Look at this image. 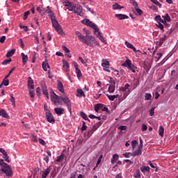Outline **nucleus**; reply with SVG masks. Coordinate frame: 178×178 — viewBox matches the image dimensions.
I'll use <instances>...</instances> for the list:
<instances>
[{"mask_svg": "<svg viewBox=\"0 0 178 178\" xmlns=\"http://www.w3.org/2000/svg\"><path fill=\"white\" fill-rule=\"evenodd\" d=\"M75 35L79 38V41H81V42L86 44L88 47H94L95 45L100 47L99 43L95 40V38H94L92 35H86L84 36L79 31H75Z\"/></svg>", "mask_w": 178, "mask_h": 178, "instance_id": "f257e3e1", "label": "nucleus"}, {"mask_svg": "<svg viewBox=\"0 0 178 178\" xmlns=\"http://www.w3.org/2000/svg\"><path fill=\"white\" fill-rule=\"evenodd\" d=\"M122 66H124V67H127L129 70H131L133 73H136V70L137 69V67L134 66L133 63H131V60L130 59H127L125 60L122 64Z\"/></svg>", "mask_w": 178, "mask_h": 178, "instance_id": "f03ea898", "label": "nucleus"}, {"mask_svg": "<svg viewBox=\"0 0 178 178\" xmlns=\"http://www.w3.org/2000/svg\"><path fill=\"white\" fill-rule=\"evenodd\" d=\"M50 94L51 101H54V104H61L63 95H61V96H58V95L55 94V92H54V90H51Z\"/></svg>", "mask_w": 178, "mask_h": 178, "instance_id": "7ed1b4c3", "label": "nucleus"}, {"mask_svg": "<svg viewBox=\"0 0 178 178\" xmlns=\"http://www.w3.org/2000/svg\"><path fill=\"white\" fill-rule=\"evenodd\" d=\"M82 23L83 24H86V26H88L89 27H91L92 29H94L95 33L99 32V29L95 24L92 23V22L90 21V19H84Z\"/></svg>", "mask_w": 178, "mask_h": 178, "instance_id": "20e7f679", "label": "nucleus"}, {"mask_svg": "<svg viewBox=\"0 0 178 178\" xmlns=\"http://www.w3.org/2000/svg\"><path fill=\"white\" fill-rule=\"evenodd\" d=\"M1 171L6 175L8 177H12L13 176V172L12 171V168H10V165L7 164V165L1 168Z\"/></svg>", "mask_w": 178, "mask_h": 178, "instance_id": "39448f33", "label": "nucleus"}, {"mask_svg": "<svg viewBox=\"0 0 178 178\" xmlns=\"http://www.w3.org/2000/svg\"><path fill=\"white\" fill-rule=\"evenodd\" d=\"M109 83L111 84L109 85L108 91L110 93H113L115 92V90L116 88V80H113V78L110 77Z\"/></svg>", "mask_w": 178, "mask_h": 178, "instance_id": "423d86ee", "label": "nucleus"}, {"mask_svg": "<svg viewBox=\"0 0 178 178\" xmlns=\"http://www.w3.org/2000/svg\"><path fill=\"white\" fill-rule=\"evenodd\" d=\"M45 116L49 123H51L52 124L55 123V118H54V115H52L51 111H49L48 109H47L45 111Z\"/></svg>", "mask_w": 178, "mask_h": 178, "instance_id": "0eeeda50", "label": "nucleus"}, {"mask_svg": "<svg viewBox=\"0 0 178 178\" xmlns=\"http://www.w3.org/2000/svg\"><path fill=\"white\" fill-rule=\"evenodd\" d=\"M62 101L65 104L68 108V111L72 113V102L67 96L63 95Z\"/></svg>", "mask_w": 178, "mask_h": 178, "instance_id": "6e6552de", "label": "nucleus"}, {"mask_svg": "<svg viewBox=\"0 0 178 178\" xmlns=\"http://www.w3.org/2000/svg\"><path fill=\"white\" fill-rule=\"evenodd\" d=\"M64 6L67 7V9L70 10V12H73L74 10V8H76V6L72 2H70L69 1H65L63 3Z\"/></svg>", "mask_w": 178, "mask_h": 178, "instance_id": "1a4fd4ad", "label": "nucleus"}, {"mask_svg": "<svg viewBox=\"0 0 178 178\" xmlns=\"http://www.w3.org/2000/svg\"><path fill=\"white\" fill-rule=\"evenodd\" d=\"M57 89L58 90V91H60L62 94L65 95V88H63V83H62V81H57Z\"/></svg>", "mask_w": 178, "mask_h": 178, "instance_id": "9d476101", "label": "nucleus"}, {"mask_svg": "<svg viewBox=\"0 0 178 178\" xmlns=\"http://www.w3.org/2000/svg\"><path fill=\"white\" fill-rule=\"evenodd\" d=\"M143 154V149L141 147H138L137 150H135L131 153V156H140Z\"/></svg>", "mask_w": 178, "mask_h": 178, "instance_id": "9b49d317", "label": "nucleus"}, {"mask_svg": "<svg viewBox=\"0 0 178 178\" xmlns=\"http://www.w3.org/2000/svg\"><path fill=\"white\" fill-rule=\"evenodd\" d=\"M42 94L46 97L47 99H49V96L48 95V89L47 88V85H42Z\"/></svg>", "mask_w": 178, "mask_h": 178, "instance_id": "f8f14e48", "label": "nucleus"}, {"mask_svg": "<svg viewBox=\"0 0 178 178\" xmlns=\"http://www.w3.org/2000/svg\"><path fill=\"white\" fill-rule=\"evenodd\" d=\"M27 86L28 88H34V81L31 76L28 77Z\"/></svg>", "mask_w": 178, "mask_h": 178, "instance_id": "ddd939ff", "label": "nucleus"}, {"mask_svg": "<svg viewBox=\"0 0 178 178\" xmlns=\"http://www.w3.org/2000/svg\"><path fill=\"white\" fill-rule=\"evenodd\" d=\"M134 13H135V15H136V16H141L143 15V13H144V12L140 9L139 7L135 8V10L134 9L132 10Z\"/></svg>", "mask_w": 178, "mask_h": 178, "instance_id": "4468645a", "label": "nucleus"}, {"mask_svg": "<svg viewBox=\"0 0 178 178\" xmlns=\"http://www.w3.org/2000/svg\"><path fill=\"white\" fill-rule=\"evenodd\" d=\"M115 17L119 20H124V19H129V16L124 14H115Z\"/></svg>", "mask_w": 178, "mask_h": 178, "instance_id": "2eb2a0df", "label": "nucleus"}, {"mask_svg": "<svg viewBox=\"0 0 178 178\" xmlns=\"http://www.w3.org/2000/svg\"><path fill=\"white\" fill-rule=\"evenodd\" d=\"M95 34L98 37L100 41L103 42V44H106V40H105V38H104V36L101 35V32H99H99L95 33Z\"/></svg>", "mask_w": 178, "mask_h": 178, "instance_id": "dca6fc26", "label": "nucleus"}, {"mask_svg": "<svg viewBox=\"0 0 178 178\" xmlns=\"http://www.w3.org/2000/svg\"><path fill=\"white\" fill-rule=\"evenodd\" d=\"M54 112L56 113V115H58V116H60V115H63V112H65V110L60 108H55Z\"/></svg>", "mask_w": 178, "mask_h": 178, "instance_id": "f3484780", "label": "nucleus"}, {"mask_svg": "<svg viewBox=\"0 0 178 178\" xmlns=\"http://www.w3.org/2000/svg\"><path fill=\"white\" fill-rule=\"evenodd\" d=\"M125 45L127 47V48H130V49H132L134 52H137V49L134 47V45H133L131 43L125 41Z\"/></svg>", "mask_w": 178, "mask_h": 178, "instance_id": "a211bd4d", "label": "nucleus"}, {"mask_svg": "<svg viewBox=\"0 0 178 178\" xmlns=\"http://www.w3.org/2000/svg\"><path fill=\"white\" fill-rule=\"evenodd\" d=\"M45 12L46 13L49 14V17H50V19H55V17L54 16V13L49 9V6L47 7Z\"/></svg>", "mask_w": 178, "mask_h": 178, "instance_id": "6ab92c4d", "label": "nucleus"}, {"mask_svg": "<svg viewBox=\"0 0 178 178\" xmlns=\"http://www.w3.org/2000/svg\"><path fill=\"white\" fill-rule=\"evenodd\" d=\"M51 172V168H47L42 174V178H47V176Z\"/></svg>", "mask_w": 178, "mask_h": 178, "instance_id": "aec40b11", "label": "nucleus"}, {"mask_svg": "<svg viewBox=\"0 0 178 178\" xmlns=\"http://www.w3.org/2000/svg\"><path fill=\"white\" fill-rule=\"evenodd\" d=\"M0 116H2V118H5L6 119H9V115H8V113L3 109L0 110Z\"/></svg>", "mask_w": 178, "mask_h": 178, "instance_id": "412c9836", "label": "nucleus"}, {"mask_svg": "<svg viewBox=\"0 0 178 178\" xmlns=\"http://www.w3.org/2000/svg\"><path fill=\"white\" fill-rule=\"evenodd\" d=\"M42 66L44 72H47L48 70L47 68L49 69V65L48 64V61L47 60L42 62Z\"/></svg>", "mask_w": 178, "mask_h": 178, "instance_id": "4be33fe9", "label": "nucleus"}, {"mask_svg": "<svg viewBox=\"0 0 178 178\" xmlns=\"http://www.w3.org/2000/svg\"><path fill=\"white\" fill-rule=\"evenodd\" d=\"M51 22H52V26L53 27H54V29H57L58 27L60 26V25H59V22H58V21H56V19L54 18L51 19Z\"/></svg>", "mask_w": 178, "mask_h": 178, "instance_id": "5701e85b", "label": "nucleus"}, {"mask_svg": "<svg viewBox=\"0 0 178 178\" xmlns=\"http://www.w3.org/2000/svg\"><path fill=\"white\" fill-rule=\"evenodd\" d=\"M21 56L22 58V63L24 65H26V63H27V61L29 60V56L24 54V53H22Z\"/></svg>", "mask_w": 178, "mask_h": 178, "instance_id": "b1692460", "label": "nucleus"}, {"mask_svg": "<svg viewBox=\"0 0 178 178\" xmlns=\"http://www.w3.org/2000/svg\"><path fill=\"white\" fill-rule=\"evenodd\" d=\"M76 97H79V98H81V97H86V95L84 94V92L81 89H77L76 90Z\"/></svg>", "mask_w": 178, "mask_h": 178, "instance_id": "393cba45", "label": "nucleus"}, {"mask_svg": "<svg viewBox=\"0 0 178 178\" xmlns=\"http://www.w3.org/2000/svg\"><path fill=\"white\" fill-rule=\"evenodd\" d=\"M63 67L65 68V72L67 73L70 72V70L69 69V63L65 60H63Z\"/></svg>", "mask_w": 178, "mask_h": 178, "instance_id": "a878e982", "label": "nucleus"}, {"mask_svg": "<svg viewBox=\"0 0 178 178\" xmlns=\"http://www.w3.org/2000/svg\"><path fill=\"white\" fill-rule=\"evenodd\" d=\"M129 87H130V84L126 83L124 87L120 88V91H122V92H126V91L129 90Z\"/></svg>", "mask_w": 178, "mask_h": 178, "instance_id": "bb28decb", "label": "nucleus"}, {"mask_svg": "<svg viewBox=\"0 0 178 178\" xmlns=\"http://www.w3.org/2000/svg\"><path fill=\"white\" fill-rule=\"evenodd\" d=\"M149 166L143 165L140 168V170L142 172L145 173L146 172H149Z\"/></svg>", "mask_w": 178, "mask_h": 178, "instance_id": "cd10ccee", "label": "nucleus"}, {"mask_svg": "<svg viewBox=\"0 0 178 178\" xmlns=\"http://www.w3.org/2000/svg\"><path fill=\"white\" fill-rule=\"evenodd\" d=\"M102 124V123L101 122H97L95 123L92 127L91 128L92 130H94L95 131H96V130L98 129V128Z\"/></svg>", "mask_w": 178, "mask_h": 178, "instance_id": "c85d7f7f", "label": "nucleus"}, {"mask_svg": "<svg viewBox=\"0 0 178 178\" xmlns=\"http://www.w3.org/2000/svg\"><path fill=\"white\" fill-rule=\"evenodd\" d=\"M113 9L114 10H120V9H124V6H121L120 5H119V3H115V4L113 5Z\"/></svg>", "mask_w": 178, "mask_h": 178, "instance_id": "c756f323", "label": "nucleus"}, {"mask_svg": "<svg viewBox=\"0 0 178 178\" xmlns=\"http://www.w3.org/2000/svg\"><path fill=\"white\" fill-rule=\"evenodd\" d=\"M15 52H16V49H13L11 51H9L6 54L7 58H10L11 56H13L15 55Z\"/></svg>", "mask_w": 178, "mask_h": 178, "instance_id": "7c9ffc66", "label": "nucleus"}, {"mask_svg": "<svg viewBox=\"0 0 178 178\" xmlns=\"http://www.w3.org/2000/svg\"><path fill=\"white\" fill-rule=\"evenodd\" d=\"M78 16H81V8H76L75 6L74 10H73Z\"/></svg>", "mask_w": 178, "mask_h": 178, "instance_id": "2f4dec72", "label": "nucleus"}, {"mask_svg": "<svg viewBox=\"0 0 178 178\" xmlns=\"http://www.w3.org/2000/svg\"><path fill=\"white\" fill-rule=\"evenodd\" d=\"M118 159H119V155H118V154H115L111 159V163L113 165L115 161H118Z\"/></svg>", "mask_w": 178, "mask_h": 178, "instance_id": "473e14b6", "label": "nucleus"}, {"mask_svg": "<svg viewBox=\"0 0 178 178\" xmlns=\"http://www.w3.org/2000/svg\"><path fill=\"white\" fill-rule=\"evenodd\" d=\"M102 108H103L102 104H97L95 105V111L96 112H98V111H99V109H102Z\"/></svg>", "mask_w": 178, "mask_h": 178, "instance_id": "72a5a7b5", "label": "nucleus"}, {"mask_svg": "<svg viewBox=\"0 0 178 178\" xmlns=\"http://www.w3.org/2000/svg\"><path fill=\"white\" fill-rule=\"evenodd\" d=\"M163 19H164V22L165 23H166V22H170V17L169 16V14H165V15L162 16Z\"/></svg>", "mask_w": 178, "mask_h": 178, "instance_id": "f704fd0d", "label": "nucleus"}, {"mask_svg": "<svg viewBox=\"0 0 178 178\" xmlns=\"http://www.w3.org/2000/svg\"><path fill=\"white\" fill-rule=\"evenodd\" d=\"M134 177L135 178H140L141 177V172H140L139 169H137L134 175Z\"/></svg>", "mask_w": 178, "mask_h": 178, "instance_id": "c9c22d12", "label": "nucleus"}, {"mask_svg": "<svg viewBox=\"0 0 178 178\" xmlns=\"http://www.w3.org/2000/svg\"><path fill=\"white\" fill-rule=\"evenodd\" d=\"M165 131V129H163V126H160L159 129V134L161 136V137H163V133Z\"/></svg>", "mask_w": 178, "mask_h": 178, "instance_id": "e433bc0d", "label": "nucleus"}, {"mask_svg": "<svg viewBox=\"0 0 178 178\" xmlns=\"http://www.w3.org/2000/svg\"><path fill=\"white\" fill-rule=\"evenodd\" d=\"M129 3H131V5H133L134 9H137V8H138V3H137V1H136L135 0H130Z\"/></svg>", "mask_w": 178, "mask_h": 178, "instance_id": "4c0bfd02", "label": "nucleus"}, {"mask_svg": "<svg viewBox=\"0 0 178 178\" xmlns=\"http://www.w3.org/2000/svg\"><path fill=\"white\" fill-rule=\"evenodd\" d=\"M65 158V155L61 153V154L58 156H57L56 162H62Z\"/></svg>", "mask_w": 178, "mask_h": 178, "instance_id": "58836bf2", "label": "nucleus"}, {"mask_svg": "<svg viewBox=\"0 0 178 178\" xmlns=\"http://www.w3.org/2000/svg\"><path fill=\"white\" fill-rule=\"evenodd\" d=\"M109 61L106 59L102 60V66H109Z\"/></svg>", "mask_w": 178, "mask_h": 178, "instance_id": "ea45409f", "label": "nucleus"}, {"mask_svg": "<svg viewBox=\"0 0 178 178\" xmlns=\"http://www.w3.org/2000/svg\"><path fill=\"white\" fill-rule=\"evenodd\" d=\"M56 30L57 31V33L58 34H60V35H63V30H62V26H58L57 28H56Z\"/></svg>", "mask_w": 178, "mask_h": 178, "instance_id": "a19ab883", "label": "nucleus"}, {"mask_svg": "<svg viewBox=\"0 0 178 178\" xmlns=\"http://www.w3.org/2000/svg\"><path fill=\"white\" fill-rule=\"evenodd\" d=\"M94 130H92L91 128L90 129H89L88 131V133H87V138H90L91 137V136H92V134H94Z\"/></svg>", "mask_w": 178, "mask_h": 178, "instance_id": "79ce46f5", "label": "nucleus"}, {"mask_svg": "<svg viewBox=\"0 0 178 178\" xmlns=\"http://www.w3.org/2000/svg\"><path fill=\"white\" fill-rule=\"evenodd\" d=\"M29 95L31 98H34L35 95L34 94V88H29Z\"/></svg>", "mask_w": 178, "mask_h": 178, "instance_id": "37998d69", "label": "nucleus"}, {"mask_svg": "<svg viewBox=\"0 0 178 178\" xmlns=\"http://www.w3.org/2000/svg\"><path fill=\"white\" fill-rule=\"evenodd\" d=\"M75 70L78 79L81 77L83 76V74H81V70H80L79 68H76Z\"/></svg>", "mask_w": 178, "mask_h": 178, "instance_id": "c03bdc74", "label": "nucleus"}, {"mask_svg": "<svg viewBox=\"0 0 178 178\" xmlns=\"http://www.w3.org/2000/svg\"><path fill=\"white\" fill-rule=\"evenodd\" d=\"M80 116L82 117L84 119V120H88V117H87V114H86V113H84L83 111H81Z\"/></svg>", "mask_w": 178, "mask_h": 178, "instance_id": "a18cd8bd", "label": "nucleus"}, {"mask_svg": "<svg viewBox=\"0 0 178 178\" xmlns=\"http://www.w3.org/2000/svg\"><path fill=\"white\" fill-rule=\"evenodd\" d=\"M165 40H166V35H165L164 37L160 38L159 44L160 46L162 45V44L165 42Z\"/></svg>", "mask_w": 178, "mask_h": 178, "instance_id": "49530a36", "label": "nucleus"}, {"mask_svg": "<svg viewBox=\"0 0 178 178\" xmlns=\"http://www.w3.org/2000/svg\"><path fill=\"white\" fill-rule=\"evenodd\" d=\"M138 145V142H137V140H132L131 142L132 149H135L136 147H137Z\"/></svg>", "mask_w": 178, "mask_h": 178, "instance_id": "de8ad7c7", "label": "nucleus"}, {"mask_svg": "<svg viewBox=\"0 0 178 178\" xmlns=\"http://www.w3.org/2000/svg\"><path fill=\"white\" fill-rule=\"evenodd\" d=\"M150 1L151 2L154 3V5H157V6H159V8H162V4L159 3V1H158L157 0H150Z\"/></svg>", "mask_w": 178, "mask_h": 178, "instance_id": "09e8293b", "label": "nucleus"}, {"mask_svg": "<svg viewBox=\"0 0 178 178\" xmlns=\"http://www.w3.org/2000/svg\"><path fill=\"white\" fill-rule=\"evenodd\" d=\"M0 166L2 169V168H4L5 166H8V163L3 162V159H0Z\"/></svg>", "mask_w": 178, "mask_h": 178, "instance_id": "8fccbe9b", "label": "nucleus"}, {"mask_svg": "<svg viewBox=\"0 0 178 178\" xmlns=\"http://www.w3.org/2000/svg\"><path fill=\"white\" fill-rule=\"evenodd\" d=\"M3 159L6 162H8L9 163L10 162V160H9V156H8V153L6 152V154H3Z\"/></svg>", "mask_w": 178, "mask_h": 178, "instance_id": "3c124183", "label": "nucleus"}, {"mask_svg": "<svg viewBox=\"0 0 178 178\" xmlns=\"http://www.w3.org/2000/svg\"><path fill=\"white\" fill-rule=\"evenodd\" d=\"M151 98H152V95H151L150 93H146L145 95V99L146 101H149V99H151Z\"/></svg>", "mask_w": 178, "mask_h": 178, "instance_id": "603ef678", "label": "nucleus"}, {"mask_svg": "<svg viewBox=\"0 0 178 178\" xmlns=\"http://www.w3.org/2000/svg\"><path fill=\"white\" fill-rule=\"evenodd\" d=\"M10 102H12V106H16V102H15V98L13 97V95H10Z\"/></svg>", "mask_w": 178, "mask_h": 178, "instance_id": "864d4df0", "label": "nucleus"}, {"mask_svg": "<svg viewBox=\"0 0 178 178\" xmlns=\"http://www.w3.org/2000/svg\"><path fill=\"white\" fill-rule=\"evenodd\" d=\"M11 62H12V58H9L3 61L2 65H9V63H10Z\"/></svg>", "mask_w": 178, "mask_h": 178, "instance_id": "5fc2aeb1", "label": "nucleus"}, {"mask_svg": "<svg viewBox=\"0 0 178 178\" xmlns=\"http://www.w3.org/2000/svg\"><path fill=\"white\" fill-rule=\"evenodd\" d=\"M102 158H104V156L100 155V156L99 157L97 162L96 163V167H98V165H99V163H101V161H102Z\"/></svg>", "mask_w": 178, "mask_h": 178, "instance_id": "6e6d98bb", "label": "nucleus"}, {"mask_svg": "<svg viewBox=\"0 0 178 178\" xmlns=\"http://www.w3.org/2000/svg\"><path fill=\"white\" fill-rule=\"evenodd\" d=\"M106 95L110 101H115V96L114 95H108V94H106Z\"/></svg>", "mask_w": 178, "mask_h": 178, "instance_id": "4d7b16f0", "label": "nucleus"}, {"mask_svg": "<svg viewBox=\"0 0 178 178\" xmlns=\"http://www.w3.org/2000/svg\"><path fill=\"white\" fill-rule=\"evenodd\" d=\"M29 15H30V11H26L24 14V20H27V17H29Z\"/></svg>", "mask_w": 178, "mask_h": 178, "instance_id": "13d9d810", "label": "nucleus"}, {"mask_svg": "<svg viewBox=\"0 0 178 178\" xmlns=\"http://www.w3.org/2000/svg\"><path fill=\"white\" fill-rule=\"evenodd\" d=\"M1 83L6 86H9V79H4Z\"/></svg>", "mask_w": 178, "mask_h": 178, "instance_id": "bf43d9fd", "label": "nucleus"}, {"mask_svg": "<svg viewBox=\"0 0 178 178\" xmlns=\"http://www.w3.org/2000/svg\"><path fill=\"white\" fill-rule=\"evenodd\" d=\"M156 55H157V57L155 56V58H156V59L159 60V59H161L162 58V56H163V54H162V53H157Z\"/></svg>", "mask_w": 178, "mask_h": 178, "instance_id": "052dcab7", "label": "nucleus"}, {"mask_svg": "<svg viewBox=\"0 0 178 178\" xmlns=\"http://www.w3.org/2000/svg\"><path fill=\"white\" fill-rule=\"evenodd\" d=\"M79 60H80V62H81V63H82L83 65H84L85 66H87V63H86V61H84V60L83 59V58L79 57Z\"/></svg>", "mask_w": 178, "mask_h": 178, "instance_id": "680f3d73", "label": "nucleus"}, {"mask_svg": "<svg viewBox=\"0 0 178 178\" xmlns=\"http://www.w3.org/2000/svg\"><path fill=\"white\" fill-rule=\"evenodd\" d=\"M82 131H84V130H87V125H86V122H83V125L81 128Z\"/></svg>", "mask_w": 178, "mask_h": 178, "instance_id": "e2e57ef3", "label": "nucleus"}, {"mask_svg": "<svg viewBox=\"0 0 178 178\" xmlns=\"http://www.w3.org/2000/svg\"><path fill=\"white\" fill-rule=\"evenodd\" d=\"M5 40H6V36L5 35L1 36L0 38V42L1 44H3V42H5Z\"/></svg>", "mask_w": 178, "mask_h": 178, "instance_id": "0e129e2a", "label": "nucleus"}, {"mask_svg": "<svg viewBox=\"0 0 178 178\" xmlns=\"http://www.w3.org/2000/svg\"><path fill=\"white\" fill-rule=\"evenodd\" d=\"M147 129H148V127H147V125H146L145 124H143V125H142V129H141L142 131H147Z\"/></svg>", "mask_w": 178, "mask_h": 178, "instance_id": "69168bd1", "label": "nucleus"}, {"mask_svg": "<svg viewBox=\"0 0 178 178\" xmlns=\"http://www.w3.org/2000/svg\"><path fill=\"white\" fill-rule=\"evenodd\" d=\"M123 156H124L125 158H130V156L131 155V153L130 152H126L124 154H122Z\"/></svg>", "mask_w": 178, "mask_h": 178, "instance_id": "338daca9", "label": "nucleus"}, {"mask_svg": "<svg viewBox=\"0 0 178 178\" xmlns=\"http://www.w3.org/2000/svg\"><path fill=\"white\" fill-rule=\"evenodd\" d=\"M39 143L41 144V145H46V143H45V140L41 139V138H39L38 140Z\"/></svg>", "mask_w": 178, "mask_h": 178, "instance_id": "774afa93", "label": "nucleus"}]
</instances>
